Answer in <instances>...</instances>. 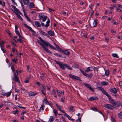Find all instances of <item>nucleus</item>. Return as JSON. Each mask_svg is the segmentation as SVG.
Wrapping results in <instances>:
<instances>
[{
    "instance_id": "nucleus-37",
    "label": "nucleus",
    "mask_w": 122,
    "mask_h": 122,
    "mask_svg": "<svg viewBox=\"0 0 122 122\" xmlns=\"http://www.w3.org/2000/svg\"><path fill=\"white\" fill-rule=\"evenodd\" d=\"M65 99V97L64 96H62L61 97V102H63V103H64V102H65V101H64Z\"/></svg>"
},
{
    "instance_id": "nucleus-38",
    "label": "nucleus",
    "mask_w": 122,
    "mask_h": 122,
    "mask_svg": "<svg viewBox=\"0 0 122 122\" xmlns=\"http://www.w3.org/2000/svg\"><path fill=\"white\" fill-rule=\"evenodd\" d=\"M118 115L119 118L122 119V112L118 113Z\"/></svg>"
},
{
    "instance_id": "nucleus-19",
    "label": "nucleus",
    "mask_w": 122,
    "mask_h": 122,
    "mask_svg": "<svg viewBox=\"0 0 122 122\" xmlns=\"http://www.w3.org/2000/svg\"><path fill=\"white\" fill-rule=\"evenodd\" d=\"M101 84L103 86H106L108 84V82L107 81H103L101 83Z\"/></svg>"
},
{
    "instance_id": "nucleus-55",
    "label": "nucleus",
    "mask_w": 122,
    "mask_h": 122,
    "mask_svg": "<svg viewBox=\"0 0 122 122\" xmlns=\"http://www.w3.org/2000/svg\"><path fill=\"white\" fill-rule=\"evenodd\" d=\"M75 79L77 80L80 81H81V78L80 77L76 76V77H75Z\"/></svg>"
},
{
    "instance_id": "nucleus-24",
    "label": "nucleus",
    "mask_w": 122,
    "mask_h": 122,
    "mask_svg": "<svg viewBox=\"0 0 122 122\" xmlns=\"http://www.w3.org/2000/svg\"><path fill=\"white\" fill-rule=\"evenodd\" d=\"M37 94V93H35L32 92H30L29 93V95L31 96H34Z\"/></svg>"
},
{
    "instance_id": "nucleus-51",
    "label": "nucleus",
    "mask_w": 122,
    "mask_h": 122,
    "mask_svg": "<svg viewBox=\"0 0 122 122\" xmlns=\"http://www.w3.org/2000/svg\"><path fill=\"white\" fill-rule=\"evenodd\" d=\"M11 67L12 71L13 72H14L15 71V69L14 68V66L13 65H12L11 66Z\"/></svg>"
},
{
    "instance_id": "nucleus-63",
    "label": "nucleus",
    "mask_w": 122,
    "mask_h": 122,
    "mask_svg": "<svg viewBox=\"0 0 122 122\" xmlns=\"http://www.w3.org/2000/svg\"><path fill=\"white\" fill-rule=\"evenodd\" d=\"M117 70L116 69H114L112 73L113 74H115L116 73Z\"/></svg>"
},
{
    "instance_id": "nucleus-47",
    "label": "nucleus",
    "mask_w": 122,
    "mask_h": 122,
    "mask_svg": "<svg viewBox=\"0 0 122 122\" xmlns=\"http://www.w3.org/2000/svg\"><path fill=\"white\" fill-rule=\"evenodd\" d=\"M112 95L115 98H116L117 97L118 95L117 93L116 94H113Z\"/></svg>"
},
{
    "instance_id": "nucleus-10",
    "label": "nucleus",
    "mask_w": 122,
    "mask_h": 122,
    "mask_svg": "<svg viewBox=\"0 0 122 122\" xmlns=\"http://www.w3.org/2000/svg\"><path fill=\"white\" fill-rule=\"evenodd\" d=\"M47 33L49 35L51 36H53L54 35V32L52 30H50L48 31Z\"/></svg>"
},
{
    "instance_id": "nucleus-23",
    "label": "nucleus",
    "mask_w": 122,
    "mask_h": 122,
    "mask_svg": "<svg viewBox=\"0 0 122 122\" xmlns=\"http://www.w3.org/2000/svg\"><path fill=\"white\" fill-rule=\"evenodd\" d=\"M97 19H95L93 23V27H95L97 26Z\"/></svg>"
},
{
    "instance_id": "nucleus-32",
    "label": "nucleus",
    "mask_w": 122,
    "mask_h": 122,
    "mask_svg": "<svg viewBox=\"0 0 122 122\" xmlns=\"http://www.w3.org/2000/svg\"><path fill=\"white\" fill-rule=\"evenodd\" d=\"M47 18V16L46 15H45L43 18L42 21L43 22L45 21L46 20Z\"/></svg>"
},
{
    "instance_id": "nucleus-8",
    "label": "nucleus",
    "mask_w": 122,
    "mask_h": 122,
    "mask_svg": "<svg viewBox=\"0 0 122 122\" xmlns=\"http://www.w3.org/2000/svg\"><path fill=\"white\" fill-rule=\"evenodd\" d=\"M46 44V46H49L50 47V48L53 50L56 51L57 50V49L56 48H55L54 46L51 45L50 43L48 42V45L47 44Z\"/></svg>"
},
{
    "instance_id": "nucleus-31",
    "label": "nucleus",
    "mask_w": 122,
    "mask_h": 122,
    "mask_svg": "<svg viewBox=\"0 0 122 122\" xmlns=\"http://www.w3.org/2000/svg\"><path fill=\"white\" fill-rule=\"evenodd\" d=\"M64 115L65 116H66V117H67L70 120H71V117H70V116L68 115L66 113H65V114H64Z\"/></svg>"
},
{
    "instance_id": "nucleus-17",
    "label": "nucleus",
    "mask_w": 122,
    "mask_h": 122,
    "mask_svg": "<svg viewBox=\"0 0 122 122\" xmlns=\"http://www.w3.org/2000/svg\"><path fill=\"white\" fill-rule=\"evenodd\" d=\"M92 71V67H88L87 68L86 70L85 71V72L88 73L89 71Z\"/></svg>"
},
{
    "instance_id": "nucleus-12",
    "label": "nucleus",
    "mask_w": 122,
    "mask_h": 122,
    "mask_svg": "<svg viewBox=\"0 0 122 122\" xmlns=\"http://www.w3.org/2000/svg\"><path fill=\"white\" fill-rule=\"evenodd\" d=\"M39 32L41 35H42L45 36H48L47 34L46 33L43 31L42 30H40L39 31Z\"/></svg>"
},
{
    "instance_id": "nucleus-25",
    "label": "nucleus",
    "mask_w": 122,
    "mask_h": 122,
    "mask_svg": "<svg viewBox=\"0 0 122 122\" xmlns=\"http://www.w3.org/2000/svg\"><path fill=\"white\" fill-rule=\"evenodd\" d=\"M15 13L17 15V17L19 19H20L22 21L23 20V19L22 18V17L20 15H19L17 13L15 12Z\"/></svg>"
},
{
    "instance_id": "nucleus-6",
    "label": "nucleus",
    "mask_w": 122,
    "mask_h": 122,
    "mask_svg": "<svg viewBox=\"0 0 122 122\" xmlns=\"http://www.w3.org/2000/svg\"><path fill=\"white\" fill-rule=\"evenodd\" d=\"M104 107L107 109L110 110H112L113 109V106L111 104H105Z\"/></svg>"
},
{
    "instance_id": "nucleus-34",
    "label": "nucleus",
    "mask_w": 122,
    "mask_h": 122,
    "mask_svg": "<svg viewBox=\"0 0 122 122\" xmlns=\"http://www.w3.org/2000/svg\"><path fill=\"white\" fill-rule=\"evenodd\" d=\"M72 67L75 68H79V65L78 64H76L73 65Z\"/></svg>"
},
{
    "instance_id": "nucleus-3",
    "label": "nucleus",
    "mask_w": 122,
    "mask_h": 122,
    "mask_svg": "<svg viewBox=\"0 0 122 122\" xmlns=\"http://www.w3.org/2000/svg\"><path fill=\"white\" fill-rule=\"evenodd\" d=\"M54 61L56 62V64H58L59 65L60 68L63 70H65V66L66 64L63 63L62 62H61V63H60L58 61L55 60Z\"/></svg>"
},
{
    "instance_id": "nucleus-7",
    "label": "nucleus",
    "mask_w": 122,
    "mask_h": 122,
    "mask_svg": "<svg viewBox=\"0 0 122 122\" xmlns=\"http://www.w3.org/2000/svg\"><path fill=\"white\" fill-rule=\"evenodd\" d=\"M110 91L113 94L117 93V90L116 88L115 87L111 88L110 90Z\"/></svg>"
},
{
    "instance_id": "nucleus-30",
    "label": "nucleus",
    "mask_w": 122,
    "mask_h": 122,
    "mask_svg": "<svg viewBox=\"0 0 122 122\" xmlns=\"http://www.w3.org/2000/svg\"><path fill=\"white\" fill-rule=\"evenodd\" d=\"M69 76L70 78L74 79H75V77H76V76L71 74H69Z\"/></svg>"
},
{
    "instance_id": "nucleus-29",
    "label": "nucleus",
    "mask_w": 122,
    "mask_h": 122,
    "mask_svg": "<svg viewBox=\"0 0 122 122\" xmlns=\"http://www.w3.org/2000/svg\"><path fill=\"white\" fill-rule=\"evenodd\" d=\"M52 93L53 94L54 97H55L57 98V97L56 95V92H55V90L54 89H53L52 90Z\"/></svg>"
},
{
    "instance_id": "nucleus-50",
    "label": "nucleus",
    "mask_w": 122,
    "mask_h": 122,
    "mask_svg": "<svg viewBox=\"0 0 122 122\" xmlns=\"http://www.w3.org/2000/svg\"><path fill=\"white\" fill-rule=\"evenodd\" d=\"M80 70L81 71V72L82 73L83 75L84 76L85 74L86 73V72H85V71H83L81 69H80Z\"/></svg>"
},
{
    "instance_id": "nucleus-46",
    "label": "nucleus",
    "mask_w": 122,
    "mask_h": 122,
    "mask_svg": "<svg viewBox=\"0 0 122 122\" xmlns=\"http://www.w3.org/2000/svg\"><path fill=\"white\" fill-rule=\"evenodd\" d=\"M19 112V110H16L15 111H13V113L14 114H18Z\"/></svg>"
},
{
    "instance_id": "nucleus-1",
    "label": "nucleus",
    "mask_w": 122,
    "mask_h": 122,
    "mask_svg": "<svg viewBox=\"0 0 122 122\" xmlns=\"http://www.w3.org/2000/svg\"><path fill=\"white\" fill-rule=\"evenodd\" d=\"M96 88L99 89V90L101 91L103 94L108 97L109 101L112 104L114 107L116 108L119 107L122 105V103L120 101L116 102L113 100L111 96L103 88H102V87H97Z\"/></svg>"
},
{
    "instance_id": "nucleus-27",
    "label": "nucleus",
    "mask_w": 122,
    "mask_h": 122,
    "mask_svg": "<svg viewBox=\"0 0 122 122\" xmlns=\"http://www.w3.org/2000/svg\"><path fill=\"white\" fill-rule=\"evenodd\" d=\"M65 68L66 69L70 70H72V68L69 65L67 64H66Z\"/></svg>"
},
{
    "instance_id": "nucleus-43",
    "label": "nucleus",
    "mask_w": 122,
    "mask_h": 122,
    "mask_svg": "<svg viewBox=\"0 0 122 122\" xmlns=\"http://www.w3.org/2000/svg\"><path fill=\"white\" fill-rule=\"evenodd\" d=\"M11 93V92L10 91L7 93H6V96L7 97H8L10 96Z\"/></svg>"
},
{
    "instance_id": "nucleus-35",
    "label": "nucleus",
    "mask_w": 122,
    "mask_h": 122,
    "mask_svg": "<svg viewBox=\"0 0 122 122\" xmlns=\"http://www.w3.org/2000/svg\"><path fill=\"white\" fill-rule=\"evenodd\" d=\"M112 56L114 57H115L117 58H119V57L118 56L117 54H112Z\"/></svg>"
},
{
    "instance_id": "nucleus-9",
    "label": "nucleus",
    "mask_w": 122,
    "mask_h": 122,
    "mask_svg": "<svg viewBox=\"0 0 122 122\" xmlns=\"http://www.w3.org/2000/svg\"><path fill=\"white\" fill-rule=\"evenodd\" d=\"M62 53L67 56H69L70 54V52L67 50H63L62 51Z\"/></svg>"
},
{
    "instance_id": "nucleus-54",
    "label": "nucleus",
    "mask_w": 122,
    "mask_h": 122,
    "mask_svg": "<svg viewBox=\"0 0 122 122\" xmlns=\"http://www.w3.org/2000/svg\"><path fill=\"white\" fill-rule=\"evenodd\" d=\"M12 3L14 5H16L17 6V4L16 2H15V0H11Z\"/></svg>"
},
{
    "instance_id": "nucleus-49",
    "label": "nucleus",
    "mask_w": 122,
    "mask_h": 122,
    "mask_svg": "<svg viewBox=\"0 0 122 122\" xmlns=\"http://www.w3.org/2000/svg\"><path fill=\"white\" fill-rule=\"evenodd\" d=\"M3 4H2V1L0 0V5H1L2 6H5V2H3Z\"/></svg>"
},
{
    "instance_id": "nucleus-45",
    "label": "nucleus",
    "mask_w": 122,
    "mask_h": 122,
    "mask_svg": "<svg viewBox=\"0 0 122 122\" xmlns=\"http://www.w3.org/2000/svg\"><path fill=\"white\" fill-rule=\"evenodd\" d=\"M54 55L57 56H58V57H62V56L58 54V53H54Z\"/></svg>"
},
{
    "instance_id": "nucleus-53",
    "label": "nucleus",
    "mask_w": 122,
    "mask_h": 122,
    "mask_svg": "<svg viewBox=\"0 0 122 122\" xmlns=\"http://www.w3.org/2000/svg\"><path fill=\"white\" fill-rule=\"evenodd\" d=\"M17 40L21 43H23V42L24 41V40H23L19 39H17Z\"/></svg>"
},
{
    "instance_id": "nucleus-44",
    "label": "nucleus",
    "mask_w": 122,
    "mask_h": 122,
    "mask_svg": "<svg viewBox=\"0 0 122 122\" xmlns=\"http://www.w3.org/2000/svg\"><path fill=\"white\" fill-rule=\"evenodd\" d=\"M12 51L13 52H15V51L17 53V51L16 49H15V47H14V48H13L12 50Z\"/></svg>"
},
{
    "instance_id": "nucleus-58",
    "label": "nucleus",
    "mask_w": 122,
    "mask_h": 122,
    "mask_svg": "<svg viewBox=\"0 0 122 122\" xmlns=\"http://www.w3.org/2000/svg\"><path fill=\"white\" fill-rule=\"evenodd\" d=\"M94 97H91L89 98V99L91 101H93L94 100Z\"/></svg>"
},
{
    "instance_id": "nucleus-48",
    "label": "nucleus",
    "mask_w": 122,
    "mask_h": 122,
    "mask_svg": "<svg viewBox=\"0 0 122 122\" xmlns=\"http://www.w3.org/2000/svg\"><path fill=\"white\" fill-rule=\"evenodd\" d=\"M89 88L91 91L93 92H94L95 90L91 86H90Z\"/></svg>"
},
{
    "instance_id": "nucleus-5",
    "label": "nucleus",
    "mask_w": 122,
    "mask_h": 122,
    "mask_svg": "<svg viewBox=\"0 0 122 122\" xmlns=\"http://www.w3.org/2000/svg\"><path fill=\"white\" fill-rule=\"evenodd\" d=\"M23 25L24 26L27 28L29 30H30L34 34L36 33L32 29L31 27L27 25L26 24L24 23Z\"/></svg>"
},
{
    "instance_id": "nucleus-41",
    "label": "nucleus",
    "mask_w": 122,
    "mask_h": 122,
    "mask_svg": "<svg viewBox=\"0 0 122 122\" xmlns=\"http://www.w3.org/2000/svg\"><path fill=\"white\" fill-rule=\"evenodd\" d=\"M17 106L18 107L20 108H23L24 109H25L26 108L25 107H21V105L20 104H18Z\"/></svg>"
},
{
    "instance_id": "nucleus-13",
    "label": "nucleus",
    "mask_w": 122,
    "mask_h": 122,
    "mask_svg": "<svg viewBox=\"0 0 122 122\" xmlns=\"http://www.w3.org/2000/svg\"><path fill=\"white\" fill-rule=\"evenodd\" d=\"M31 77L30 75L26 77V78L24 81V82L25 83H28L29 82V80Z\"/></svg>"
},
{
    "instance_id": "nucleus-33",
    "label": "nucleus",
    "mask_w": 122,
    "mask_h": 122,
    "mask_svg": "<svg viewBox=\"0 0 122 122\" xmlns=\"http://www.w3.org/2000/svg\"><path fill=\"white\" fill-rule=\"evenodd\" d=\"M45 106L43 104L42 105L39 111H40L41 110H44V108Z\"/></svg>"
},
{
    "instance_id": "nucleus-21",
    "label": "nucleus",
    "mask_w": 122,
    "mask_h": 122,
    "mask_svg": "<svg viewBox=\"0 0 122 122\" xmlns=\"http://www.w3.org/2000/svg\"><path fill=\"white\" fill-rule=\"evenodd\" d=\"M11 6L14 9V10L16 12H19V10L18 9H17L15 6L13 5H11Z\"/></svg>"
},
{
    "instance_id": "nucleus-26",
    "label": "nucleus",
    "mask_w": 122,
    "mask_h": 122,
    "mask_svg": "<svg viewBox=\"0 0 122 122\" xmlns=\"http://www.w3.org/2000/svg\"><path fill=\"white\" fill-rule=\"evenodd\" d=\"M44 15L43 14H40L38 15V17L39 20H41L43 18V16Z\"/></svg>"
},
{
    "instance_id": "nucleus-40",
    "label": "nucleus",
    "mask_w": 122,
    "mask_h": 122,
    "mask_svg": "<svg viewBox=\"0 0 122 122\" xmlns=\"http://www.w3.org/2000/svg\"><path fill=\"white\" fill-rule=\"evenodd\" d=\"M53 118L52 116H51L50 118L49 119V120L48 122H52L53 121Z\"/></svg>"
},
{
    "instance_id": "nucleus-28",
    "label": "nucleus",
    "mask_w": 122,
    "mask_h": 122,
    "mask_svg": "<svg viewBox=\"0 0 122 122\" xmlns=\"http://www.w3.org/2000/svg\"><path fill=\"white\" fill-rule=\"evenodd\" d=\"M23 2L25 5H27L29 3V0H23Z\"/></svg>"
},
{
    "instance_id": "nucleus-39",
    "label": "nucleus",
    "mask_w": 122,
    "mask_h": 122,
    "mask_svg": "<svg viewBox=\"0 0 122 122\" xmlns=\"http://www.w3.org/2000/svg\"><path fill=\"white\" fill-rule=\"evenodd\" d=\"M43 102L44 104H49L46 98L44 99Z\"/></svg>"
},
{
    "instance_id": "nucleus-16",
    "label": "nucleus",
    "mask_w": 122,
    "mask_h": 122,
    "mask_svg": "<svg viewBox=\"0 0 122 122\" xmlns=\"http://www.w3.org/2000/svg\"><path fill=\"white\" fill-rule=\"evenodd\" d=\"M35 25L37 27H40L41 26V24L40 23L37 21H35L34 22Z\"/></svg>"
},
{
    "instance_id": "nucleus-18",
    "label": "nucleus",
    "mask_w": 122,
    "mask_h": 122,
    "mask_svg": "<svg viewBox=\"0 0 122 122\" xmlns=\"http://www.w3.org/2000/svg\"><path fill=\"white\" fill-rule=\"evenodd\" d=\"M48 20L46 22V24L45 25V27L46 28H47L48 26H49V23L50 22V20L49 19V18L48 19Z\"/></svg>"
},
{
    "instance_id": "nucleus-60",
    "label": "nucleus",
    "mask_w": 122,
    "mask_h": 122,
    "mask_svg": "<svg viewBox=\"0 0 122 122\" xmlns=\"http://www.w3.org/2000/svg\"><path fill=\"white\" fill-rule=\"evenodd\" d=\"M57 94L58 96H60L61 94L60 92L58 90H57Z\"/></svg>"
},
{
    "instance_id": "nucleus-22",
    "label": "nucleus",
    "mask_w": 122,
    "mask_h": 122,
    "mask_svg": "<svg viewBox=\"0 0 122 122\" xmlns=\"http://www.w3.org/2000/svg\"><path fill=\"white\" fill-rule=\"evenodd\" d=\"M29 6L30 7H29V8L30 9L34 7L35 5L33 2H32L30 3Z\"/></svg>"
},
{
    "instance_id": "nucleus-14",
    "label": "nucleus",
    "mask_w": 122,
    "mask_h": 122,
    "mask_svg": "<svg viewBox=\"0 0 122 122\" xmlns=\"http://www.w3.org/2000/svg\"><path fill=\"white\" fill-rule=\"evenodd\" d=\"M41 85L43 87V89L41 90V92H42L43 94L45 96L46 95V93L45 92L46 90L45 89L44 86L42 85Z\"/></svg>"
},
{
    "instance_id": "nucleus-4",
    "label": "nucleus",
    "mask_w": 122,
    "mask_h": 122,
    "mask_svg": "<svg viewBox=\"0 0 122 122\" xmlns=\"http://www.w3.org/2000/svg\"><path fill=\"white\" fill-rule=\"evenodd\" d=\"M13 79L16 82H20V81L18 76H17L15 73L14 72V77L13 78Z\"/></svg>"
},
{
    "instance_id": "nucleus-56",
    "label": "nucleus",
    "mask_w": 122,
    "mask_h": 122,
    "mask_svg": "<svg viewBox=\"0 0 122 122\" xmlns=\"http://www.w3.org/2000/svg\"><path fill=\"white\" fill-rule=\"evenodd\" d=\"M92 109L95 111H97V109L95 107H92Z\"/></svg>"
},
{
    "instance_id": "nucleus-15",
    "label": "nucleus",
    "mask_w": 122,
    "mask_h": 122,
    "mask_svg": "<svg viewBox=\"0 0 122 122\" xmlns=\"http://www.w3.org/2000/svg\"><path fill=\"white\" fill-rule=\"evenodd\" d=\"M69 110L72 112H75V110L74 107L73 106H70L68 108Z\"/></svg>"
},
{
    "instance_id": "nucleus-36",
    "label": "nucleus",
    "mask_w": 122,
    "mask_h": 122,
    "mask_svg": "<svg viewBox=\"0 0 122 122\" xmlns=\"http://www.w3.org/2000/svg\"><path fill=\"white\" fill-rule=\"evenodd\" d=\"M56 106L57 107L58 110L59 111H61V108L62 107L60 108L61 106H59L57 104H56Z\"/></svg>"
},
{
    "instance_id": "nucleus-20",
    "label": "nucleus",
    "mask_w": 122,
    "mask_h": 122,
    "mask_svg": "<svg viewBox=\"0 0 122 122\" xmlns=\"http://www.w3.org/2000/svg\"><path fill=\"white\" fill-rule=\"evenodd\" d=\"M109 70H105V74L107 76H108L109 74Z\"/></svg>"
},
{
    "instance_id": "nucleus-2",
    "label": "nucleus",
    "mask_w": 122,
    "mask_h": 122,
    "mask_svg": "<svg viewBox=\"0 0 122 122\" xmlns=\"http://www.w3.org/2000/svg\"><path fill=\"white\" fill-rule=\"evenodd\" d=\"M38 38L40 39L37 40V42L43 48L44 50L47 53L51 54H52V53L46 47H48L46 45V44H48V42L47 41H45L42 39V38L40 36L38 37Z\"/></svg>"
},
{
    "instance_id": "nucleus-42",
    "label": "nucleus",
    "mask_w": 122,
    "mask_h": 122,
    "mask_svg": "<svg viewBox=\"0 0 122 122\" xmlns=\"http://www.w3.org/2000/svg\"><path fill=\"white\" fill-rule=\"evenodd\" d=\"M0 46L1 47V50L3 51V52L4 53L6 51L5 50L3 49L2 47V45L0 43Z\"/></svg>"
},
{
    "instance_id": "nucleus-61",
    "label": "nucleus",
    "mask_w": 122,
    "mask_h": 122,
    "mask_svg": "<svg viewBox=\"0 0 122 122\" xmlns=\"http://www.w3.org/2000/svg\"><path fill=\"white\" fill-rule=\"evenodd\" d=\"M15 92H19L20 90L18 89H17L16 88H15Z\"/></svg>"
},
{
    "instance_id": "nucleus-52",
    "label": "nucleus",
    "mask_w": 122,
    "mask_h": 122,
    "mask_svg": "<svg viewBox=\"0 0 122 122\" xmlns=\"http://www.w3.org/2000/svg\"><path fill=\"white\" fill-rule=\"evenodd\" d=\"M84 85L85 86H86L88 88L91 86L90 85L87 83H84Z\"/></svg>"
},
{
    "instance_id": "nucleus-11",
    "label": "nucleus",
    "mask_w": 122,
    "mask_h": 122,
    "mask_svg": "<svg viewBox=\"0 0 122 122\" xmlns=\"http://www.w3.org/2000/svg\"><path fill=\"white\" fill-rule=\"evenodd\" d=\"M93 75V74L92 73H90L89 74H88L86 73L84 76L89 78H90L92 77Z\"/></svg>"
},
{
    "instance_id": "nucleus-57",
    "label": "nucleus",
    "mask_w": 122,
    "mask_h": 122,
    "mask_svg": "<svg viewBox=\"0 0 122 122\" xmlns=\"http://www.w3.org/2000/svg\"><path fill=\"white\" fill-rule=\"evenodd\" d=\"M54 113L55 114H57V111L56 109H54L53 110Z\"/></svg>"
},
{
    "instance_id": "nucleus-62",
    "label": "nucleus",
    "mask_w": 122,
    "mask_h": 122,
    "mask_svg": "<svg viewBox=\"0 0 122 122\" xmlns=\"http://www.w3.org/2000/svg\"><path fill=\"white\" fill-rule=\"evenodd\" d=\"M58 50L60 51V52H62V51H63V50L62 49L59 47Z\"/></svg>"
},
{
    "instance_id": "nucleus-64",
    "label": "nucleus",
    "mask_w": 122,
    "mask_h": 122,
    "mask_svg": "<svg viewBox=\"0 0 122 122\" xmlns=\"http://www.w3.org/2000/svg\"><path fill=\"white\" fill-rule=\"evenodd\" d=\"M81 117L78 118V119L76 120V122H81Z\"/></svg>"
},
{
    "instance_id": "nucleus-59",
    "label": "nucleus",
    "mask_w": 122,
    "mask_h": 122,
    "mask_svg": "<svg viewBox=\"0 0 122 122\" xmlns=\"http://www.w3.org/2000/svg\"><path fill=\"white\" fill-rule=\"evenodd\" d=\"M92 10V12L91 13V14L90 15V17L91 18L92 17V15H93V14H94V11Z\"/></svg>"
}]
</instances>
